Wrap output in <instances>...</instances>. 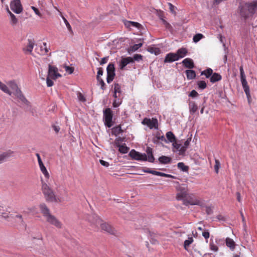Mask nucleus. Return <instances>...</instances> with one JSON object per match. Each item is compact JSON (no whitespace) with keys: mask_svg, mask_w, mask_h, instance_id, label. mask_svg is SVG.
I'll return each instance as SVG.
<instances>
[{"mask_svg":"<svg viewBox=\"0 0 257 257\" xmlns=\"http://www.w3.org/2000/svg\"><path fill=\"white\" fill-rule=\"evenodd\" d=\"M147 155L144 153H141L135 150H132L129 153V156L132 159L137 161H146L153 163L155 161V158L153 154V149L150 147H147L146 149Z\"/></svg>","mask_w":257,"mask_h":257,"instance_id":"1","label":"nucleus"},{"mask_svg":"<svg viewBox=\"0 0 257 257\" xmlns=\"http://www.w3.org/2000/svg\"><path fill=\"white\" fill-rule=\"evenodd\" d=\"M239 8L241 16L246 19L255 13L257 9V2L253 1L245 3L241 5Z\"/></svg>","mask_w":257,"mask_h":257,"instance_id":"2","label":"nucleus"},{"mask_svg":"<svg viewBox=\"0 0 257 257\" xmlns=\"http://www.w3.org/2000/svg\"><path fill=\"white\" fill-rule=\"evenodd\" d=\"M42 191L46 200L50 202H57L59 199L57 197L52 189L46 183L42 181Z\"/></svg>","mask_w":257,"mask_h":257,"instance_id":"3","label":"nucleus"},{"mask_svg":"<svg viewBox=\"0 0 257 257\" xmlns=\"http://www.w3.org/2000/svg\"><path fill=\"white\" fill-rule=\"evenodd\" d=\"M112 116L113 114L110 108H107L103 110L104 123L108 127H110L112 126Z\"/></svg>","mask_w":257,"mask_h":257,"instance_id":"4","label":"nucleus"},{"mask_svg":"<svg viewBox=\"0 0 257 257\" xmlns=\"http://www.w3.org/2000/svg\"><path fill=\"white\" fill-rule=\"evenodd\" d=\"M106 71V81L108 83H110L111 81H112L115 75L114 64L112 63H109L107 67Z\"/></svg>","mask_w":257,"mask_h":257,"instance_id":"5","label":"nucleus"},{"mask_svg":"<svg viewBox=\"0 0 257 257\" xmlns=\"http://www.w3.org/2000/svg\"><path fill=\"white\" fill-rule=\"evenodd\" d=\"M142 123L147 125L150 129L153 128H158V120L155 118H153L152 119L145 118L142 121Z\"/></svg>","mask_w":257,"mask_h":257,"instance_id":"6","label":"nucleus"},{"mask_svg":"<svg viewBox=\"0 0 257 257\" xmlns=\"http://www.w3.org/2000/svg\"><path fill=\"white\" fill-rule=\"evenodd\" d=\"M11 10L16 14H20L23 11V8L20 0H14L10 5Z\"/></svg>","mask_w":257,"mask_h":257,"instance_id":"7","label":"nucleus"},{"mask_svg":"<svg viewBox=\"0 0 257 257\" xmlns=\"http://www.w3.org/2000/svg\"><path fill=\"white\" fill-rule=\"evenodd\" d=\"M61 76L60 74L58 73V69L56 66L49 64L48 76L51 77L52 79H56L58 77H61Z\"/></svg>","mask_w":257,"mask_h":257,"instance_id":"8","label":"nucleus"},{"mask_svg":"<svg viewBox=\"0 0 257 257\" xmlns=\"http://www.w3.org/2000/svg\"><path fill=\"white\" fill-rule=\"evenodd\" d=\"M13 94L18 99L19 102H22L26 105L29 106L30 102L26 99L21 90L17 92H13Z\"/></svg>","mask_w":257,"mask_h":257,"instance_id":"9","label":"nucleus"},{"mask_svg":"<svg viewBox=\"0 0 257 257\" xmlns=\"http://www.w3.org/2000/svg\"><path fill=\"white\" fill-rule=\"evenodd\" d=\"M46 220L48 222L52 225H53L57 228H61V223L53 215L50 214L46 217Z\"/></svg>","mask_w":257,"mask_h":257,"instance_id":"10","label":"nucleus"},{"mask_svg":"<svg viewBox=\"0 0 257 257\" xmlns=\"http://www.w3.org/2000/svg\"><path fill=\"white\" fill-rule=\"evenodd\" d=\"M87 220L92 225L97 227L102 222L99 217L95 214L89 215L87 217Z\"/></svg>","mask_w":257,"mask_h":257,"instance_id":"11","label":"nucleus"},{"mask_svg":"<svg viewBox=\"0 0 257 257\" xmlns=\"http://www.w3.org/2000/svg\"><path fill=\"white\" fill-rule=\"evenodd\" d=\"M37 157V159H38V163H39V167L40 168V169H41V171H42V172L43 173V174L44 175V176L47 178H48L49 177V174L48 173V172L47 171L46 167H45L44 165L43 164V162L41 159V157H40V156L39 155V154L38 153H37L36 154Z\"/></svg>","mask_w":257,"mask_h":257,"instance_id":"12","label":"nucleus"},{"mask_svg":"<svg viewBox=\"0 0 257 257\" xmlns=\"http://www.w3.org/2000/svg\"><path fill=\"white\" fill-rule=\"evenodd\" d=\"M102 230L106 231L111 234H115V230L109 224L106 223H101L99 224Z\"/></svg>","mask_w":257,"mask_h":257,"instance_id":"13","label":"nucleus"},{"mask_svg":"<svg viewBox=\"0 0 257 257\" xmlns=\"http://www.w3.org/2000/svg\"><path fill=\"white\" fill-rule=\"evenodd\" d=\"M35 45V42L33 40L28 39V44L25 47L23 48V51L26 54H32V51Z\"/></svg>","mask_w":257,"mask_h":257,"instance_id":"14","label":"nucleus"},{"mask_svg":"<svg viewBox=\"0 0 257 257\" xmlns=\"http://www.w3.org/2000/svg\"><path fill=\"white\" fill-rule=\"evenodd\" d=\"M133 61L132 57H127L125 58H121L119 62V67L120 69L123 70L124 68L128 64L133 63Z\"/></svg>","mask_w":257,"mask_h":257,"instance_id":"15","label":"nucleus"},{"mask_svg":"<svg viewBox=\"0 0 257 257\" xmlns=\"http://www.w3.org/2000/svg\"><path fill=\"white\" fill-rule=\"evenodd\" d=\"M241 84L243 87V89L244 91V92L246 95V97L247 98L248 101L249 102V100L251 98L250 95V90H249V86L247 84V81L245 79H243L241 80Z\"/></svg>","mask_w":257,"mask_h":257,"instance_id":"16","label":"nucleus"},{"mask_svg":"<svg viewBox=\"0 0 257 257\" xmlns=\"http://www.w3.org/2000/svg\"><path fill=\"white\" fill-rule=\"evenodd\" d=\"M178 60H179V57L177 55L176 53H170L166 56L164 62L165 63H170Z\"/></svg>","mask_w":257,"mask_h":257,"instance_id":"17","label":"nucleus"},{"mask_svg":"<svg viewBox=\"0 0 257 257\" xmlns=\"http://www.w3.org/2000/svg\"><path fill=\"white\" fill-rule=\"evenodd\" d=\"M180 192L177 194L176 198L177 200H182L187 197V192L184 186L179 187Z\"/></svg>","mask_w":257,"mask_h":257,"instance_id":"18","label":"nucleus"},{"mask_svg":"<svg viewBox=\"0 0 257 257\" xmlns=\"http://www.w3.org/2000/svg\"><path fill=\"white\" fill-rule=\"evenodd\" d=\"M39 208L41 213L45 218L51 214L49 209L45 203H43L40 204Z\"/></svg>","mask_w":257,"mask_h":257,"instance_id":"19","label":"nucleus"},{"mask_svg":"<svg viewBox=\"0 0 257 257\" xmlns=\"http://www.w3.org/2000/svg\"><path fill=\"white\" fill-rule=\"evenodd\" d=\"M14 152L9 150L4 152L0 155V164H1L5 159L9 158L13 156Z\"/></svg>","mask_w":257,"mask_h":257,"instance_id":"20","label":"nucleus"},{"mask_svg":"<svg viewBox=\"0 0 257 257\" xmlns=\"http://www.w3.org/2000/svg\"><path fill=\"white\" fill-rule=\"evenodd\" d=\"M172 145L177 151L179 152V154L180 155H183L186 152L185 149L184 148L183 145L178 143L177 142H173Z\"/></svg>","mask_w":257,"mask_h":257,"instance_id":"21","label":"nucleus"},{"mask_svg":"<svg viewBox=\"0 0 257 257\" xmlns=\"http://www.w3.org/2000/svg\"><path fill=\"white\" fill-rule=\"evenodd\" d=\"M187 198L188 199L190 205H191L202 206L203 204L201 201L195 198L193 195L189 196Z\"/></svg>","mask_w":257,"mask_h":257,"instance_id":"22","label":"nucleus"},{"mask_svg":"<svg viewBox=\"0 0 257 257\" xmlns=\"http://www.w3.org/2000/svg\"><path fill=\"white\" fill-rule=\"evenodd\" d=\"M182 63L186 68L192 69L194 67V64L193 60L189 58L185 59Z\"/></svg>","mask_w":257,"mask_h":257,"instance_id":"23","label":"nucleus"},{"mask_svg":"<svg viewBox=\"0 0 257 257\" xmlns=\"http://www.w3.org/2000/svg\"><path fill=\"white\" fill-rule=\"evenodd\" d=\"M226 245L231 250H233L235 248V243L233 240L229 237H227L225 240Z\"/></svg>","mask_w":257,"mask_h":257,"instance_id":"24","label":"nucleus"},{"mask_svg":"<svg viewBox=\"0 0 257 257\" xmlns=\"http://www.w3.org/2000/svg\"><path fill=\"white\" fill-rule=\"evenodd\" d=\"M189 109L191 114H194L198 109L197 104L194 101H190L189 103Z\"/></svg>","mask_w":257,"mask_h":257,"instance_id":"25","label":"nucleus"},{"mask_svg":"<svg viewBox=\"0 0 257 257\" xmlns=\"http://www.w3.org/2000/svg\"><path fill=\"white\" fill-rule=\"evenodd\" d=\"M171 158L165 156H162L159 157V161L160 164H167L171 163Z\"/></svg>","mask_w":257,"mask_h":257,"instance_id":"26","label":"nucleus"},{"mask_svg":"<svg viewBox=\"0 0 257 257\" xmlns=\"http://www.w3.org/2000/svg\"><path fill=\"white\" fill-rule=\"evenodd\" d=\"M187 50L185 48H181L178 49L176 52V54L179 58H182L185 57L187 54Z\"/></svg>","mask_w":257,"mask_h":257,"instance_id":"27","label":"nucleus"},{"mask_svg":"<svg viewBox=\"0 0 257 257\" xmlns=\"http://www.w3.org/2000/svg\"><path fill=\"white\" fill-rule=\"evenodd\" d=\"M221 76L217 73H213L211 75V76L210 78V81L212 83H215L217 81H218L221 79Z\"/></svg>","mask_w":257,"mask_h":257,"instance_id":"28","label":"nucleus"},{"mask_svg":"<svg viewBox=\"0 0 257 257\" xmlns=\"http://www.w3.org/2000/svg\"><path fill=\"white\" fill-rule=\"evenodd\" d=\"M187 78L189 80L194 79L196 77L195 71L192 70H187L185 71Z\"/></svg>","mask_w":257,"mask_h":257,"instance_id":"29","label":"nucleus"},{"mask_svg":"<svg viewBox=\"0 0 257 257\" xmlns=\"http://www.w3.org/2000/svg\"><path fill=\"white\" fill-rule=\"evenodd\" d=\"M117 147H118L119 152L122 154L127 153L130 149V148L127 147L125 144L123 145H117Z\"/></svg>","mask_w":257,"mask_h":257,"instance_id":"30","label":"nucleus"},{"mask_svg":"<svg viewBox=\"0 0 257 257\" xmlns=\"http://www.w3.org/2000/svg\"><path fill=\"white\" fill-rule=\"evenodd\" d=\"M125 25L127 27H136L138 29H140L142 26V25L137 22H132V21H128L126 23H125Z\"/></svg>","mask_w":257,"mask_h":257,"instance_id":"31","label":"nucleus"},{"mask_svg":"<svg viewBox=\"0 0 257 257\" xmlns=\"http://www.w3.org/2000/svg\"><path fill=\"white\" fill-rule=\"evenodd\" d=\"M0 89L2 90L3 92L8 94L10 95H12V92L9 90L8 86L0 81Z\"/></svg>","mask_w":257,"mask_h":257,"instance_id":"32","label":"nucleus"},{"mask_svg":"<svg viewBox=\"0 0 257 257\" xmlns=\"http://www.w3.org/2000/svg\"><path fill=\"white\" fill-rule=\"evenodd\" d=\"M166 137L168 141L172 143L173 144V142H176V137L174 136V135L171 132H168L166 134Z\"/></svg>","mask_w":257,"mask_h":257,"instance_id":"33","label":"nucleus"},{"mask_svg":"<svg viewBox=\"0 0 257 257\" xmlns=\"http://www.w3.org/2000/svg\"><path fill=\"white\" fill-rule=\"evenodd\" d=\"M112 131L113 133V134H114L115 136H117L118 135L121 134L122 133V130L121 129L120 125H117L114 127L112 128Z\"/></svg>","mask_w":257,"mask_h":257,"instance_id":"34","label":"nucleus"},{"mask_svg":"<svg viewBox=\"0 0 257 257\" xmlns=\"http://www.w3.org/2000/svg\"><path fill=\"white\" fill-rule=\"evenodd\" d=\"M193 242V238L192 237H190L188 239L184 241V247L186 250H188V247Z\"/></svg>","mask_w":257,"mask_h":257,"instance_id":"35","label":"nucleus"},{"mask_svg":"<svg viewBox=\"0 0 257 257\" xmlns=\"http://www.w3.org/2000/svg\"><path fill=\"white\" fill-rule=\"evenodd\" d=\"M213 70L211 68H207L206 70L201 72V75H205L206 78L211 77Z\"/></svg>","mask_w":257,"mask_h":257,"instance_id":"36","label":"nucleus"},{"mask_svg":"<svg viewBox=\"0 0 257 257\" xmlns=\"http://www.w3.org/2000/svg\"><path fill=\"white\" fill-rule=\"evenodd\" d=\"M8 84L10 86L11 88L14 90V92L18 91V90H21V89L18 87L17 84L14 81H10L9 82Z\"/></svg>","mask_w":257,"mask_h":257,"instance_id":"37","label":"nucleus"},{"mask_svg":"<svg viewBox=\"0 0 257 257\" xmlns=\"http://www.w3.org/2000/svg\"><path fill=\"white\" fill-rule=\"evenodd\" d=\"M10 24L12 26H16L18 22V20L16 18V16L13 14H11L10 16Z\"/></svg>","mask_w":257,"mask_h":257,"instance_id":"38","label":"nucleus"},{"mask_svg":"<svg viewBox=\"0 0 257 257\" xmlns=\"http://www.w3.org/2000/svg\"><path fill=\"white\" fill-rule=\"evenodd\" d=\"M147 50L149 52L154 53L155 55H158L160 52L159 48L153 47H148Z\"/></svg>","mask_w":257,"mask_h":257,"instance_id":"39","label":"nucleus"},{"mask_svg":"<svg viewBox=\"0 0 257 257\" xmlns=\"http://www.w3.org/2000/svg\"><path fill=\"white\" fill-rule=\"evenodd\" d=\"M178 168L184 172H186L188 170V167L185 166L183 162H179L177 164Z\"/></svg>","mask_w":257,"mask_h":257,"instance_id":"40","label":"nucleus"},{"mask_svg":"<svg viewBox=\"0 0 257 257\" xmlns=\"http://www.w3.org/2000/svg\"><path fill=\"white\" fill-rule=\"evenodd\" d=\"M114 93L121 94V86L118 83H115L114 85Z\"/></svg>","mask_w":257,"mask_h":257,"instance_id":"41","label":"nucleus"},{"mask_svg":"<svg viewBox=\"0 0 257 257\" xmlns=\"http://www.w3.org/2000/svg\"><path fill=\"white\" fill-rule=\"evenodd\" d=\"M204 36L202 34H197L194 36L193 38V40L195 43H197Z\"/></svg>","mask_w":257,"mask_h":257,"instance_id":"42","label":"nucleus"},{"mask_svg":"<svg viewBox=\"0 0 257 257\" xmlns=\"http://www.w3.org/2000/svg\"><path fill=\"white\" fill-rule=\"evenodd\" d=\"M142 46H143V43H141L138 44H135L131 47L130 51L134 52L138 50Z\"/></svg>","mask_w":257,"mask_h":257,"instance_id":"43","label":"nucleus"},{"mask_svg":"<svg viewBox=\"0 0 257 257\" xmlns=\"http://www.w3.org/2000/svg\"><path fill=\"white\" fill-rule=\"evenodd\" d=\"M61 17H62V19L63 20L64 22L65 23V24L66 25V26L67 27L68 31L71 33H72V28H71V27L70 24L69 23L68 21L66 19V18L64 16H63L62 15H61Z\"/></svg>","mask_w":257,"mask_h":257,"instance_id":"44","label":"nucleus"},{"mask_svg":"<svg viewBox=\"0 0 257 257\" xmlns=\"http://www.w3.org/2000/svg\"><path fill=\"white\" fill-rule=\"evenodd\" d=\"M197 85L198 86L199 88L201 89H204L207 86L206 82L203 80L198 81Z\"/></svg>","mask_w":257,"mask_h":257,"instance_id":"45","label":"nucleus"},{"mask_svg":"<svg viewBox=\"0 0 257 257\" xmlns=\"http://www.w3.org/2000/svg\"><path fill=\"white\" fill-rule=\"evenodd\" d=\"M121 102H122L121 98L115 99L113 102V106L114 107H117L121 104Z\"/></svg>","mask_w":257,"mask_h":257,"instance_id":"46","label":"nucleus"},{"mask_svg":"<svg viewBox=\"0 0 257 257\" xmlns=\"http://www.w3.org/2000/svg\"><path fill=\"white\" fill-rule=\"evenodd\" d=\"M96 79L97 81L99 83V84L101 85V89L102 90H104L105 88L104 87L105 83L103 80L100 77H96Z\"/></svg>","mask_w":257,"mask_h":257,"instance_id":"47","label":"nucleus"},{"mask_svg":"<svg viewBox=\"0 0 257 257\" xmlns=\"http://www.w3.org/2000/svg\"><path fill=\"white\" fill-rule=\"evenodd\" d=\"M133 63L135 61H139L140 60H142L143 59V56L141 54H135L134 55L133 57H132Z\"/></svg>","mask_w":257,"mask_h":257,"instance_id":"48","label":"nucleus"},{"mask_svg":"<svg viewBox=\"0 0 257 257\" xmlns=\"http://www.w3.org/2000/svg\"><path fill=\"white\" fill-rule=\"evenodd\" d=\"M239 71H240L241 80H243V79H246L245 75L244 74L243 67L242 66H240L239 68Z\"/></svg>","mask_w":257,"mask_h":257,"instance_id":"49","label":"nucleus"},{"mask_svg":"<svg viewBox=\"0 0 257 257\" xmlns=\"http://www.w3.org/2000/svg\"><path fill=\"white\" fill-rule=\"evenodd\" d=\"M168 5L169 6V10L170 11V12L174 15H176V11H175V9H176V7L173 6L171 3H168Z\"/></svg>","mask_w":257,"mask_h":257,"instance_id":"50","label":"nucleus"},{"mask_svg":"<svg viewBox=\"0 0 257 257\" xmlns=\"http://www.w3.org/2000/svg\"><path fill=\"white\" fill-rule=\"evenodd\" d=\"M202 235L205 238L206 242H208V239L209 237L210 234L208 230H205L202 232Z\"/></svg>","mask_w":257,"mask_h":257,"instance_id":"51","label":"nucleus"},{"mask_svg":"<svg viewBox=\"0 0 257 257\" xmlns=\"http://www.w3.org/2000/svg\"><path fill=\"white\" fill-rule=\"evenodd\" d=\"M220 164L219 160H215V164L214 165V169H215L216 173H218V170L220 167Z\"/></svg>","mask_w":257,"mask_h":257,"instance_id":"52","label":"nucleus"},{"mask_svg":"<svg viewBox=\"0 0 257 257\" xmlns=\"http://www.w3.org/2000/svg\"><path fill=\"white\" fill-rule=\"evenodd\" d=\"M210 248L214 251H217L218 250L217 246L214 244L213 242H211L210 243Z\"/></svg>","mask_w":257,"mask_h":257,"instance_id":"53","label":"nucleus"},{"mask_svg":"<svg viewBox=\"0 0 257 257\" xmlns=\"http://www.w3.org/2000/svg\"><path fill=\"white\" fill-rule=\"evenodd\" d=\"M50 77L49 76H47L46 79V83L48 87H51L54 84L53 81L50 79Z\"/></svg>","mask_w":257,"mask_h":257,"instance_id":"54","label":"nucleus"},{"mask_svg":"<svg viewBox=\"0 0 257 257\" xmlns=\"http://www.w3.org/2000/svg\"><path fill=\"white\" fill-rule=\"evenodd\" d=\"M198 95V93H197V92L195 90H192L190 93H189V97H192V98H194V97H197V96Z\"/></svg>","mask_w":257,"mask_h":257,"instance_id":"55","label":"nucleus"},{"mask_svg":"<svg viewBox=\"0 0 257 257\" xmlns=\"http://www.w3.org/2000/svg\"><path fill=\"white\" fill-rule=\"evenodd\" d=\"M205 211L208 215H210L213 213V210L210 206H206Z\"/></svg>","mask_w":257,"mask_h":257,"instance_id":"56","label":"nucleus"},{"mask_svg":"<svg viewBox=\"0 0 257 257\" xmlns=\"http://www.w3.org/2000/svg\"><path fill=\"white\" fill-rule=\"evenodd\" d=\"M191 138H188L185 142H184V145L183 146L184 147V148L185 149V151H186V149L188 148L189 144H190V141H191Z\"/></svg>","mask_w":257,"mask_h":257,"instance_id":"57","label":"nucleus"},{"mask_svg":"<svg viewBox=\"0 0 257 257\" xmlns=\"http://www.w3.org/2000/svg\"><path fill=\"white\" fill-rule=\"evenodd\" d=\"M109 57H105L101 59V61L99 62L100 64L101 65H103V64L107 63Z\"/></svg>","mask_w":257,"mask_h":257,"instance_id":"58","label":"nucleus"},{"mask_svg":"<svg viewBox=\"0 0 257 257\" xmlns=\"http://www.w3.org/2000/svg\"><path fill=\"white\" fill-rule=\"evenodd\" d=\"M65 70L69 74H72L74 71V68L73 67H70L69 66H65Z\"/></svg>","mask_w":257,"mask_h":257,"instance_id":"59","label":"nucleus"},{"mask_svg":"<svg viewBox=\"0 0 257 257\" xmlns=\"http://www.w3.org/2000/svg\"><path fill=\"white\" fill-rule=\"evenodd\" d=\"M31 8L34 10L35 14L39 17H42L41 14L40 13L38 9L34 6H32Z\"/></svg>","mask_w":257,"mask_h":257,"instance_id":"60","label":"nucleus"},{"mask_svg":"<svg viewBox=\"0 0 257 257\" xmlns=\"http://www.w3.org/2000/svg\"><path fill=\"white\" fill-rule=\"evenodd\" d=\"M164 26L166 29L168 30L169 31L172 32L173 31V28L169 23L167 22Z\"/></svg>","mask_w":257,"mask_h":257,"instance_id":"61","label":"nucleus"},{"mask_svg":"<svg viewBox=\"0 0 257 257\" xmlns=\"http://www.w3.org/2000/svg\"><path fill=\"white\" fill-rule=\"evenodd\" d=\"M123 141V139L121 137L116 138L115 140V144L116 146L117 145H120V143Z\"/></svg>","mask_w":257,"mask_h":257,"instance_id":"62","label":"nucleus"},{"mask_svg":"<svg viewBox=\"0 0 257 257\" xmlns=\"http://www.w3.org/2000/svg\"><path fill=\"white\" fill-rule=\"evenodd\" d=\"M103 71L102 68L98 69L97 75L96 77H100V76L103 75Z\"/></svg>","mask_w":257,"mask_h":257,"instance_id":"63","label":"nucleus"},{"mask_svg":"<svg viewBox=\"0 0 257 257\" xmlns=\"http://www.w3.org/2000/svg\"><path fill=\"white\" fill-rule=\"evenodd\" d=\"M99 162L102 166L105 167H108L109 165V163L107 162H106L102 160H100Z\"/></svg>","mask_w":257,"mask_h":257,"instance_id":"64","label":"nucleus"}]
</instances>
